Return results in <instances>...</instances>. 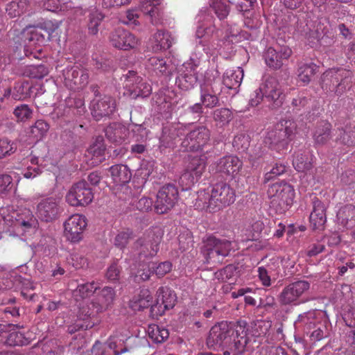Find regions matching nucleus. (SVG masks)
Here are the masks:
<instances>
[{"instance_id":"f257e3e1","label":"nucleus","mask_w":355,"mask_h":355,"mask_svg":"<svg viewBox=\"0 0 355 355\" xmlns=\"http://www.w3.org/2000/svg\"><path fill=\"white\" fill-rule=\"evenodd\" d=\"M250 340L245 324L220 322L213 326L207 339L209 347L221 350L223 355H239Z\"/></svg>"},{"instance_id":"f03ea898","label":"nucleus","mask_w":355,"mask_h":355,"mask_svg":"<svg viewBox=\"0 0 355 355\" xmlns=\"http://www.w3.org/2000/svg\"><path fill=\"white\" fill-rule=\"evenodd\" d=\"M235 200V192L226 182H220L215 184L211 189V194L200 191L198 202L202 208L209 212H216L224 207L232 204Z\"/></svg>"},{"instance_id":"7ed1b4c3","label":"nucleus","mask_w":355,"mask_h":355,"mask_svg":"<svg viewBox=\"0 0 355 355\" xmlns=\"http://www.w3.org/2000/svg\"><path fill=\"white\" fill-rule=\"evenodd\" d=\"M51 21L44 22L37 26L26 27L15 40V43L22 40V44L19 43L16 46L17 50L23 51L26 56L33 54L32 50H30L33 46H41L50 40L52 33L55 30Z\"/></svg>"},{"instance_id":"20e7f679","label":"nucleus","mask_w":355,"mask_h":355,"mask_svg":"<svg viewBox=\"0 0 355 355\" xmlns=\"http://www.w3.org/2000/svg\"><path fill=\"white\" fill-rule=\"evenodd\" d=\"M353 72L343 68H332L324 71L320 77V85L327 93L333 92L341 96L353 85Z\"/></svg>"},{"instance_id":"39448f33","label":"nucleus","mask_w":355,"mask_h":355,"mask_svg":"<svg viewBox=\"0 0 355 355\" xmlns=\"http://www.w3.org/2000/svg\"><path fill=\"white\" fill-rule=\"evenodd\" d=\"M201 248L205 263L215 266L221 264L232 249V242L227 239H220L213 235L207 236L202 239Z\"/></svg>"},{"instance_id":"423d86ee","label":"nucleus","mask_w":355,"mask_h":355,"mask_svg":"<svg viewBox=\"0 0 355 355\" xmlns=\"http://www.w3.org/2000/svg\"><path fill=\"white\" fill-rule=\"evenodd\" d=\"M296 127L295 123L292 120H281L267 132L264 143L277 150L286 148L294 137Z\"/></svg>"},{"instance_id":"0eeeda50","label":"nucleus","mask_w":355,"mask_h":355,"mask_svg":"<svg viewBox=\"0 0 355 355\" xmlns=\"http://www.w3.org/2000/svg\"><path fill=\"white\" fill-rule=\"evenodd\" d=\"M267 193L271 199V206L275 207L280 213L289 209L293 202L295 190L290 184L284 182H277L269 186Z\"/></svg>"},{"instance_id":"6e6552de","label":"nucleus","mask_w":355,"mask_h":355,"mask_svg":"<svg viewBox=\"0 0 355 355\" xmlns=\"http://www.w3.org/2000/svg\"><path fill=\"white\" fill-rule=\"evenodd\" d=\"M162 239V233L160 230L150 229L133 243L132 248L139 256L153 257L158 252Z\"/></svg>"},{"instance_id":"1a4fd4ad","label":"nucleus","mask_w":355,"mask_h":355,"mask_svg":"<svg viewBox=\"0 0 355 355\" xmlns=\"http://www.w3.org/2000/svg\"><path fill=\"white\" fill-rule=\"evenodd\" d=\"M155 202V210L158 214H164L171 211L179 200L178 187L173 184H166L158 191Z\"/></svg>"},{"instance_id":"9d476101","label":"nucleus","mask_w":355,"mask_h":355,"mask_svg":"<svg viewBox=\"0 0 355 355\" xmlns=\"http://www.w3.org/2000/svg\"><path fill=\"white\" fill-rule=\"evenodd\" d=\"M94 198L92 189L85 180L74 183L66 195V201L73 207H85Z\"/></svg>"},{"instance_id":"9b49d317","label":"nucleus","mask_w":355,"mask_h":355,"mask_svg":"<svg viewBox=\"0 0 355 355\" xmlns=\"http://www.w3.org/2000/svg\"><path fill=\"white\" fill-rule=\"evenodd\" d=\"M210 132L205 126H200L189 132L182 141L181 146L184 151L203 150L209 141Z\"/></svg>"},{"instance_id":"f8f14e48","label":"nucleus","mask_w":355,"mask_h":355,"mask_svg":"<svg viewBox=\"0 0 355 355\" xmlns=\"http://www.w3.org/2000/svg\"><path fill=\"white\" fill-rule=\"evenodd\" d=\"M89 109L96 121L109 118L116 110V101L107 95H103L102 98H94L90 102Z\"/></svg>"},{"instance_id":"ddd939ff","label":"nucleus","mask_w":355,"mask_h":355,"mask_svg":"<svg viewBox=\"0 0 355 355\" xmlns=\"http://www.w3.org/2000/svg\"><path fill=\"white\" fill-rule=\"evenodd\" d=\"M292 55V50L288 46H270L263 52L266 65L271 69L277 70L283 66V62Z\"/></svg>"},{"instance_id":"4468645a","label":"nucleus","mask_w":355,"mask_h":355,"mask_svg":"<svg viewBox=\"0 0 355 355\" xmlns=\"http://www.w3.org/2000/svg\"><path fill=\"white\" fill-rule=\"evenodd\" d=\"M65 83L71 89H79L86 86L89 82V73L86 69L78 65L68 67L63 70Z\"/></svg>"},{"instance_id":"2eb2a0df","label":"nucleus","mask_w":355,"mask_h":355,"mask_svg":"<svg viewBox=\"0 0 355 355\" xmlns=\"http://www.w3.org/2000/svg\"><path fill=\"white\" fill-rule=\"evenodd\" d=\"M310 287L307 281L300 280L293 282L284 288L279 296V302L282 304L288 305L296 304L298 300L306 291Z\"/></svg>"},{"instance_id":"dca6fc26","label":"nucleus","mask_w":355,"mask_h":355,"mask_svg":"<svg viewBox=\"0 0 355 355\" xmlns=\"http://www.w3.org/2000/svg\"><path fill=\"white\" fill-rule=\"evenodd\" d=\"M109 38L114 47L124 51L135 48L137 44V39L132 33L120 28L112 31Z\"/></svg>"},{"instance_id":"f3484780","label":"nucleus","mask_w":355,"mask_h":355,"mask_svg":"<svg viewBox=\"0 0 355 355\" xmlns=\"http://www.w3.org/2000/svg\"><path fill=\"white\" fill-rule=\"evenodd\" d=\"M39 218L46 223L56 220L61 212L58 201L53 198L42 200L37 207Z\"/></svg>"},{"instance_id":"a211bd4d","label":"nucleus","mask_w":355,"mask_h":355,"mask_svg":"<svg viewBox=\"0 0 355 355\" xmlns=\"http://www.w3.org/2000/svg\"><path fill=\"white\" fill-rule=\"evenodd\" d=\"M109 171L114 183L121 184L127 193H130V189L126 186L132 178V173L127 165L115 164L110 167Z\"/></svg>"},{"instance_id":"6ab92c4d","label":"nucleus","mask_w":355,"mask_h":355,"mask_svg":"<svg viewBox=\"0 0 355 355\" xmlns=\"http://www.w3.org/2000/svg\"><path fill=\"white\" fill-rule=\"evenodd\" d=\"M157 297L155 306L158 311L172 309L177 302L174 291L166 286H162L157 290Z\"/></svg>"},{"instance_id":"aec40b11","label":"nucleus","mask_w":355,"mask_h":355,"mask_svg":"<svg viewBox=\"0 0 355 355\" xmlns=\"http://www.w3.org/2000/svg\"><path fill=\"white\" fill-rule=\"evenodd\" d=\"M326 208L324 205L318 198L313 201V211L310 214L311 227L314 230H322L327 221Z\"/></svg>"},{"instance_id":"412c9836","label":"nucleus","mask_w":355,"mask_h":355,"mask_svg":"<svg viewBox=\"0 0 355 355\" xmlns=\"http://www.w3.org/2000/svg\"><path fill=\"white\" fill-rule=\"evenodd\" d=\"M105 133L109 141L121 145L128 138L129 128L120 123H112L105 129Z\"/></svg>"},{"instance_id":"4be33fe9","label":"nucleus","mask_w":355,"mask_h":355,"mask_svg":"<svg viewBox=\"0 0 355 355\" xmlns=\"http://www.w3.org/2000/svg\"><path fill=\"white\" fill-rule=\"evenodd\" d=\"M182 128L178 124H170L163 127L162 135L159 138V148L165 149L173 148L175 140L180 136Z\"/></svg>"},{"instance_id":"5701e85b","label":"nucleus","mask_w":355,"mask_h":355,"mask_svg":"<svg viewBox=\"0 0 355 355\" xmlns=\"http://www.w3.org/2000/svg\"><path fill=\"white\" fill-rule=\"evenodd\" d=\"M189 67L181 72L176 78L175 84L182 90H189L197 83L198 78L196 71V67L189 64Z\"/></svg>"},{"instance_id":"b1692460","label":"nucleus","mask_w":355,"mask_h":355,"mask_svg":"<svg viewBox=\"0 0 355 355\" xmlns=\"http://www.w3.org/2000/svg\"><path fill=\"white\" fill-rule=\"evenodd\" d=\"M265 101L268 103V107L272 110H277L283 105L286 95L278 88H274L270 83H264Z\"/></svg>"},{"instance_id":"393cba45","label":"nucleus","mask_w":355,"mask_h":355,"mask_svg":"<svg viewBox=\"0 0 355 355\" xmlns=\"http://www.w3.org/2000/svg\"><path fill=\"white\" fill-rule=\"evenodd\" d=\"M115 296L116 293L113 288L105 286L98 294V302H91L87 309L89 311L94 309H109L110 306L113 304Z\"/></svg>"},{"instance_id":"a878e982","label":"nucleus","mask_w":355,"mask_h":355,"mask_svg":"<svg viewBox=\"0 0 355 355\" xmlns=\"http://www.w3.org/2000/svg\"><path fill=\"white\" fill-rule=\"evenodd\" d=\"M243 76L244 72L241 67H237L234 71H227L223 74V83L227 89L234 91L232 95L238 93Z\"/></svg>"},{"instance_id":"bb28decb","label":"nucleus","mask_w":355,"mask_h":355,"mask_svg":"<svg viewBox=\"0 0 355 355\" xmlns=\"http://www.w3.org/2000/svg\"><path fill=\"white\" fill-rule=\"evenodd\" d=\"M242 167V162L236 156H227L220 159L217 171L226 175L237 173Z\"/></svg>"},{"instance_id":"cd10ccee","label":"nucleus","mask_w":355,"mask_h":355,"mask_svg":"<svg viewBox=\"0 0 355 355\" xmlns=\"http://www.w3.org/2000/svg\"><path fill=\"white\" fill-rule=\"evenodd\" d=\"M148 63L157 76H169L173 69L171 61L165 58L153 56L148 60Z\"/></svg>"},{"instance_id":"c85d7f7f","label":"nucleus","mask_w":355,"mask_h":355,"mask_svg":"<svg viewBox=\"0 0 355 355\" xmlns=\"http://www.w3.org/2000/svg\"><path fill=\"white\" fill-rule=\"evenodd\" d=\"M336 142L339 145L347 147L355 146V127L350 125H345L336 130Z\"/></svg>"},{"instance_id":"c756f323","label":"nucleus","mask_w":355,"mask_h":355,"mask_svg":"<svg viewBox=\"0 0 355 355\" xmlns=\"http://www.w3.org/2000/svg\"><path fill=\"white\" fill-rule=\"evenodd\" d=\"M337 219L340 224L347 229L355 227V206L351 204L342 207L337 213Z\"/></svg>"},{"instance_id":"7c9ffc66","label":"nucleus","mask_w":355,"mask_h":355,"mask_svg":"<svg viewBox=\"0 0 355 355\" xmlns=\"http://www.w3.org/2000/svg\"><path fill=\"white\" fill-rule=\"evenodd\" d=\"M331 125L327 121H321L316 125L313 134L315 142L319 145H324L331 139Z\"/></svg>"},{"instance_id":"2f4dec72","label":"nucleus","mask_w":355,"mask_h":355,"mask_svg":"<svg viewBox=\"0 0 355 355\" xmlns=\"http://www.w3.org/2000/svg\"><path fill=\"white\" fill-rule=\"evenodd\" d=\"M154 45L153 49L154 51L168 49L173 42V38L168 31L164 30H158L153 35Z\"/></svg>"},{"instance_id":"473e14b6","label":"nucleus","mask_w":355,"mask_h":355,"mask_svg":"<svg viewBox=\"0 0 355 355\" xmlns=\"http://www.w3.org/2000/svg\"><path fill=\"white\" fill-rule=\"evenodd\" d=\"M92 64L96 70L101 72H110L116 68L114 59L107 55L96 54L93 55Z\"/></svg>"},{"instance_id":"72a5a7b5","label":"nucleus","mask_w":355,"mask_h":355,"mask_svg":"<svg viewBox=\"0 0 355 355\" xmlns=\"http://www.w3.org/2000/svg\"><path fill=\"white\" fill-rule=\"evenodd\" d=\"M319 66L313 62L300 63L297 69L299 80L304 85L309 84L312 77L318 72Z\"/></svg>"},{"instance_id":"f704fd0d","label":"nucleus","mask_w":355,"mask_h":355,"mask_svg":"<svg viewBox=\"0 0 355 355\" xmlns=\"http://www.w3.org/2000/svg\"><path fill=\"white\" fill-rule=\"evenodd\" d=\"M129 308L132 311H143L145 309L150 308V311H155L156 309L155 304H153V297L147 295L145 297L144 293L142 297H135L129 302Z\"/></svg>"},{"instance_id":"c9c22d12","label":"nucleus","mask_w":355,"mask_h":355,"mask_svg":"<svg viewBox=\"0 0 355 355\" xmlns=\"http://www.w3.org/2000/svg\"><path fill=\"white\" fill-rule=\"evenodd\" d=\"M116 347V344L114 342L110 341L106 344L97 340L92 347L91 355H119L126 352V349H124L118 352L115 350Z\"/></svg>"},{"instance_id":"e433bc0d","label":"nucleus","mask_w":355,"mask_h":355,"mask_svg":"<svg viewBox=\"0 0 355 355\" xmlns=\"http://www.w3.org/2000/svg\"><path fill=\"white\" fill-rule=\"evenodd\" d=\"M206 159L207 157L205 155L189 156L186 169L200 178L206 168Z\"/></svg>"},{"instance_id":"4c0bfd02","label":"nucleus","mask_w":355,"mask_h":355,"mask_svg":"<svg viewBox=\"0 0 355 355\" xmlns=\"http://www.w3.org/2000/svg\"><path fill=\"white\" fill-rule=\"evenodd\" d=\"M239 268L234 264H229L214 273L215 277L222 282L234 281L240 275Z\"/></svg>"},{"instance_id":"58836bf2","label":"nucleus","mask_w":355,"mask_h":355,"mask_svg":"<svg viewBox=\"0 0 355 355\" xmlns=\"http://www.w3.org/2000/svg\"><path fill=\"white\" fill-rule=\"evenodd\" d=\"M33 85L28 81H19L15 84L12 90V98L23 100L30 97L33 91Z\"/></svg>"},{"instance_id":"ea45409f","label":"nucleus","mask_w":355,"mask_h":355,"mask_svg":"<svg viewBox=\"0 0 355 355\" xmlns=\"http://www.w3.org/2000/svg\"><path fill=\"white\" fill-rule=\"evenodd\" d=\"M147 332L149 338L156 343H164L169 336L167 329L155 324H149Z\"/></svg>"},{"instance_id":"a19ab883","label":"nucleus","mask_w":355,"mask_h":355,"mask_svg":"<svg viewBox=\"0 0 355 355\" xmlns=\"http://www.w3.org/2000/svg\"><path fill=\"white\" fill-rule=\"evenodd\" d=\"M105 15L98 10L91 12L87 17V29L88 33L92 35H96L98 33Z\"/></svg>"},{"instance_id":"79ce46f5","label":"nucleus","mask_w":355,"mask_h":355,"mask_svg":"<svg viewBox=\"0 0 355 355\" xmlns=\"http://www.w3.org/2000/svg\"><path fill=\"white\" fill-rule=\"evenodd\" d=\"M28 6L27 0H12L6 5V11L11 18L20 16Z\"/></svg>"},{"instance_id":"37998d69","label":"nucleus","mask_w":355,"mask_h":355,"mask_svg":"<svg viewBox=\"0 0 355 355\" xmlns=\"http://www.w3.org/2000/svg\"><path fill=\"white\" fill-rule=\"evenodd\" d=\"M294 168L299 172H306L312 168L311 158L308 153H297L293 160Z\"/></svg>"},{"instance_id":"c03bdc74","label":"nucleus","mask_w":355,"mask_h":355,"mask_svg":"<svg viewBox=\"0 0 355 355\" xmlns=\"http://www.w3.org/2000/svg\"><path fill=\"white\" fill-rule=\"evenodd\" d=\"M151 92V86L144 81L143 78L139 84H137L133 88L129 89V91L127 92L130 96L134 99L138 97H148L150 95Z\"/></svg>"},{"instance_id":"a18cd8bd","label":"nucleus","mask_w":355,"mask_h":355,"mask_svg":"<svg viewBox=\"0 0 355 355\" xmlns=\"http://www.w3.org/2000/svg\"><path fill=\"white\" fill-rule=\"evenodd\" d=\"M49 130V123L42 119H39L31 126L30 136L36 141H40L46 135Z\"/></svg>"},{"instance_id":"49530a36","label":"nucleus","mask_w":355,"mask_h":355,"mask_svg":"<svg viewBox=\"0 0 355 355\" xmlns=\"http://www.w3.org/2000/svg\"><path fill=\"white\" fill-rule=\"evenodd\" d=\"M135 234L134 231L130 228H123L121 231H119L114 238V244L118 248L122 250L124 249L129 241L134 239Z\"/></svg>"},{"instance_id":"de8ad7c7","label":"nucleus","mask_w":355,"mask_h":355,"mask_svg":"<svg viewBox=\"0 0 355 355\" xmlns=\"http://www.w3.org/2000/svg\"><path fill=\"white\" fill-rule=\"evenodd\" d=\"M49 73L46 65L40 64L26 67L24 75L31 78L42 79Z\"/></svg>"},{"instance_id":"09e8293b","label":"nucleus","mask_w":355,"mask_h":355,"mask_svg":"<svg viewBox=\"0 0 355 355\" xmlns=\"http://www.w3.org/2000/svg\"><path fill=\"white\" fill-rule=\"evenodd\" d=\"M17 223L18 225L24 227L25 231L32 228L35 229L38 225L37 220L30 210H26L21 215L19 216Z\"/></svg>"},{"instance_id":"8fccbe9b","label":"nucleus","mask_w":355,"mask_h":355,"mask_svg":"<svg viewBox=\"0 0 355 355\" xmlns=\"http://www.w3.org/2000/svg\"><path fill=\"white\" fill-rule=\"evenodd\" d=\"M221 92L222 87L219 80H207L200 86V93L207 95L219 98Z\"/></svg>"},{"instance_id":"3c124183","label":"nucleus","mask_w":355,"mask_h":355,"mask_svg":"<svg viewBox=\"0 0 355 355\" xmlns=\"http://www.w3.org/2000/svg\"><path fill=\"white\" fill-rule=\"evenodd\" d=\"M96 289L97 288L94 286V282H88L78 285L74 291L73 295L77 301L78 300V297L85 300L92 295Z\"/></svg>"},{"instance_id":"603ef678","label":"nucleus","mask_w":355,"mask_h":355,"mask_svg":"<svg viewBox=\"0 0 355 355\" xmlns=\"http://www.w3.org/2000/svg\"><path fill=\"white\" fill-rule=\"evenodd\" d=\"M33 109L26 104L17 105L13 111V114L18 122H25L32 118Z\"/></svg>"},{"instance_id":"864d4df0","label":"nucleus","mask_w":355,"mask_h":355,"mask_svg":"<svg viewBox=\"0 0 355 355\" xmlns=\"http://www.w3.org/2000/svg\"><path fill=\"white\" fill-rule=\"evenodd\" d=\"M232 118V112L228 108L221 107L216 109L213 112L214 120L221 125L228 124Z\"/></svg>"},{"instance_id":"5fc2aeb1","label":"nucleus","mask_w":355,"mask_h":355,"mask_svg":"<svg viewBox=\"0 0 355 355\" xmlns=\"http://www.w3.org/2000/svg\"><path fill=\"white\" fill-rule=\"evenodd\" d=\"M311 102L310 96L304 95V93L298 94L291 101L293 112H299L302 109L309 107Z\"/></svg>"},{"instance_id":"6e6d98bb","label":"nucleus","mask_w":355,"mask_h":355,"mask_svg":"<svg viewBox=\"0 0 355 355\" xmlns=\"http://www.w3.org/2000/svg\"><path fill=\"white\" fill-rule=\"evenodd\" d=\"M200 178L195 174L185 169L184 172L179 178V184L182 187V190L187 191L191 188Z\"/></svg>"},{"instance_id":"4d7b16f0","label":"nucleus","mask_w":355,"mask_h":355,"mask_svg":"<svg viewBox=\"0 0 355 355\" xmlns=\"http://www.w3.org/2000/svg\"><path fill=\"white\" fill-rule=\"evenodd\" d=\"M64 228L84 231L87 226L85 217L78 214L73 215L64 224Z\"/></svg>"},{"instance_id":"13d9d810","label":"nucleus","mask_w":355,"mask_h":355,"mask_svg":"<svg viewBox=\"0 0 355 355\" xmlns=\"http://www.w3.org/2000/svg\"><path fill=\"white\" fill-rule=\"evenodd\" d=\"M250 137L245 133L236 135L233 140L232 145L234 148L240 152H245L250 147Z\"/></svg>"},{"instance_id":"bf43d9fd","label":"nucleus","mask_w":355,"mask_h":355,"mask_svg":"<svg viewBox=\"0 0 355 355\" xmlns=\"http://www.w3.org/2000/svg\"><path fill=\"white\" fill-rule=\"evenodd\" d=\"M79 321H77L76 326L78 329H88L92 328L97 322V320L94 319V314H87L85 312H80L78 316Z\"/></svg>"},{"instance_id":"052dcab7","label":"nucleus","mask_w":355,"mask_h":355,"mask_svg":"<svg viewBox=\"0 0 355 355\" xmlns=\"http://www.w3.org/2000/svg\"><path fill=\"white\" fill-rule=\"evenodd\" d=\"M210 7L220 20L224 19L229 15L230 6L220 0H214Z\"/></svg>"},{"instance_id":"680f3d73","label":"nucleus","mask_w":355,"mask_h":355,"mask_svg":"<svg viewBox=\"0 0 355 355\" xmlns=\"http://www.w3.org/2000/svg\"><path fill=\"white\" fill-rule=\"evenodd\" d=\"M61 140L62 144L69 148L74 149L78 146V137L70 130H65L61 134Z\"/></svg>"},{"instance_id":"e2e57ef3","label":"nucleus","mask_w":355,"mask_h":355,"mask_svg":"<svg viewBox=\"0 0 355 355\" xmlns=\"http://www.w3.org/2000/svg\"><path fill=\"white\" fill-rule=\"evenodd\" d=\"M106 146L104 144V139L102 136L96 137L95 141L89 148V153L92 154L94 157H101L104 155Z\"/></svg>"},{"instance_id":"0e129e2a","label":"nucleus","mask_w":355,"mask_h":355,"mask_svg":"<svg viewBox=\"0 0 355 355\" xmlns=\"http://www.w3.org/2000/svg\"><path fill=\"white\" fill-rule=\"evenodd\" d=\"M203 113V106L200 103H195L190 105L184 111V115L187 119L191 121L193 123L196 121Z\"/></svg>"},{"instance_id":"69168bd1","label":"nucleus","mask_w":355,"mask_h":355,"mask_svg":"<svg viewBox=\"0 0 355 355\" xmlns=\"http://www.w3.org/2000/svg\"><path fill=\"white\" fill-rule=\"evenodd\" d=\"M154 273L158 278L163 277L172 270V263L168 261L161 262L158 264L151 262Z\"/></svg>"},{"instance_id":"338daca9","label":"nucleus","mask_w":355,"mask_h":355,"mask_svg":"<svg viewBox=\"0 0 355 355\" xmlns=\"http://www.w3.org/2000/svg\"><path fill=\"white\" fill-rule=\"evenodd\" d=\"M123 77L124 78L125 87L127 92L129 91V89L133 88L137 84H139L142 78L133 70L128 71Z\"/></svg>"},{"instance_id":"774afa93","label":"nucleus","mask_w":355,"mask_h":355,"mask_svg":"<svg viewBox=\"0 0 355 355\" xmlns=\"http://www.w3.org/2000/svg\"><path fill=\"white\" fill-rule=\"evenodd\" d=\"M14 184L9 175H0V196H6L12 191Z\"/></svg>"}]
</instances>
